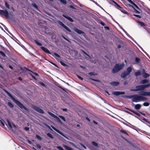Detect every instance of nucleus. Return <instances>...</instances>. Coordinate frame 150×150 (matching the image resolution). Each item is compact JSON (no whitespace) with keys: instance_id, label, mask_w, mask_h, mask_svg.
Wrapping results in <instances>:
<instances>
[{"instance_id":"1","label":"nucleus","mask_w":150,"mask_h":150,"mask_svg":"<svg viewBox=\"0 0 150 150\" xmlns=\"http://www.w3.org/2000/svg\"><path fill=\"white\" fill-rule=\"evenodd\" d=\"M2 89L7 94L13 101L20 108L22 109H24L26 111H28V109L26 107H25L23 104L20 102L18 100L16 99L6 90L4 88H2Z\"/></svg>"},{"instance_id":"2","label":"nucleus","mask_w":150,"mask_h":150,"mask_svg":"<svg viewBox=\"0 0 150 150\" xmlns=\"http://www.w3.org/2000/svg\"><path fill=\"white\" fill-rule=\"evenodd\" d=\"M150 86V83L146 84L136 86L135 88H133L131 90L133 91H140L144 90L145 88L149 87Z\"/></svg>"},{"instance_id":"3","label":"nucleus","mask_w":150,"mask_h":150,"mask_svg":"<svg viewBox=\"0 0 150 150\" xmlns=\"http://www.w3.org/2000/svg\"><path fill=\"white\" fill-rule=\"evenodd\" d=\"M124 67L122 64H116L113 67L112 72L113 73H116L121 70Z\"/></svg>"},{"instance_id":"4","label":"nucleus","mask_w":150,"mask_h":150,"mask_svg":"<svg viewBox=\"0 0 150 150\" xmlns=\"http://www.w3.org/2000/svg\"><path fill=\"white\" fill-rule=\"evenodd\" d=\"M0 15H4L6 18H9V14L8 11L6 10H0Z\"/></svg>"},{"instance_id":"5","label":"nucleus","mask_w":150,"mask_h":150,"mask_svg":"<svg viewBox=\"0 0 150 150\" xmlns=\"http://www.w3.org/2000/svg\"><path fill=\"white\" fill-rule=\"evenodd\" d=\"M32 108L35 111L40 113L43 114L44 113V110L42 109L35 105H33L32 106Z\"/></svg>"},{"instance_id":"6","label":"nucleus","mask_w":150,"mask_h":150,"mask_svg":"<svg viewBox=\"0 0 150 150\" xmlns=\"http://www.w3.org/2000/svg\"><path fill=\"white\" fill-rule=\"evenodd\" d=\"M132 101L135 102L140 101V96L134 95V97L132 99Z\"/></svg>"},{"instance_id":"7","label":"nucleus","mask_w":150,"mask_h":150,"mask_svg":"<svg viewBox=\"0 0 150 150\" xmlns=\"http://www.w3.org/2000/svg\"><path fill=\"white\" fill-rule=\"evenodd\" d=\"M58 23L62 26L66 30L69 32H71L70 30L62 22L60 21H58Z\"/></svg>"},{"instance_id":"8","label":"nucleus","mask_w":150,"mask_h":150,"mask_svg":"<svg viewBox=\"0 0 150 150\" xmlns=\"http://www.w3.org/2000/svg\"><path fill=\"white\" fill-rule=\"evenodd\" d=\"M51 127L55 131L57 132H58V133H59V134H60L63 137H66V136H65V134H64L63 133L61 132V131H60L59 130L57 129L55 127H54V126H51Z\"/></svg>"},{"instance_id":"9","label":"nucleus","mask_w":150,"mask_h":150,"mask_svg":"<svg viewBox=\"0 0 150 150\" xmlns=\"http://www.w3.org/2000/svg\"><path fill=\"white\" fill-rule=\"evenodd\" d=\"M40 48L45 52L47 54H51V53L47 48L43 46H41Z\"/></svg>"},{"instance_id":"10","label":"nucleus","mask_w":150,"mask_h":150,"mask_svg":"<svg viewBox=\"0 0 150 150\" xmlns=\"http://www.w3.org/2000/svg\"><path fill=\"white\" fill-rule=\"evenodd\" d=\"M62 16L66 18V19L70 21L71 22H73L74 21V20L73 19L71 18L70 17L68 16L67 15L65 14H62Z\"/></svg>"},{"instance_id":"11","label":"nucleus","mask_w":150,"mask_h":150,"mask_svg":"<svg viewBox=\"0 0 150 150\" xmlns=\"http://www.w3.org/2000/svg\"><path fill=\"white\" fill-rule=\"evenodd\" d=\"M129 74L127 73L126 71H124L121 74V77L122 78H125Z\"/></svg>"},{"instance_id":"12","label":"nucleus","mask_w":150,"mask_h":150,"mask_svg":"<svg viewBox=\"0 0 150 150\" xmlns=\"http://www.w3.org/2000/svg\"><path fill=\"white\" fill-rule=\"evenodd\" d=\"M74 30L76 32L79 34H83L84 33L83 31L76 28H75Z\"/></svg>"},{"instance_id":"13","label":"nucleus","mask_w":150,"mask_h":150,"mask_svg":"<svg viewBox=\"0 0 150 150\" xmlns=\"http://www.w3.org/2000/svg\"><path fill=\"white\" fill-rule=\"evenodd\" d=\"M136 21L142 27L145 26H146L145 23L141 21L136 20Z\"/></svg>"},{"instance_id":"14","label":"nucleus","mask_w":150,"mask_h":150,"mask_svg":"<svg viewBox=\"0 0 150 150\" xmlns=\"http://www.w3.org/2000/svg\"><path fill=\"white\" fill-rule=\"evenodd\" d=\"M140 83H141L143 84H144L145 83H149V79H144L142 80Z\"/></svg>"},{"instance_id":"15","label":"nucleus","mask_w":150,"mask_h":150,"mask_svg":"<svg viewBox=\"0 0 150 150\" xmlns=\"http://www.w3.org/2000/svg\"><path fill=\"white\" fill-rule=\"evenodd\" d=\"M110 84L112 86H116L119 84V82L117 81H113L110 82Z\"/></svg>"},{"instance_id":"16","label":"nucleus","mask_w":150,"mask_h":150,"mask_svg":"<svg viewBox=\"0 0 150 150\" xmlns=\"http://www.w3.org/2000/svg\"><path fill=\"white\" fill-rule=\"evenodd\" d=\"M139 95L143 96H146V92L141 91L139 93Z\"/></svg>"},{"instance_id":"17","label":"nucleus","mask_w":150,"mask_h":150,"mask_svg":"<svg viewBox=\"0 0 150 150\" xmlns=\"http://www.w3.org/2000/svg\"><path fill=\"white\" fill-rule=\"evenodd\" d=\"M127 110H130V111H131V112H133L134 113V114H135L136 115H137L138 116H141V115H140V114L139 113L135 111L134 110H131V109H129V108H127Z\"/></svg>"},{"instance_id":"18","label":"nucleus","mask_w":150,"mask_h":150,"mask_svg":"<svg viewBox=\"0 0 150 150\" xmlns=\"http://www.w3.org/2000/svg\"><path fill=\"white\" fill-rule=\"evenodd\" d=\"M62 146L67 150H74L73 149L64 144H63Z\"/></svg>"},{"instance_id":"19","label":"nucleus","mask_w":150,"mask_h":150,"mask_svg":"<svg viewBox=\"0 0 150 150\" xmlns=\"http://www.w3.org/2000/svg\"><path fill=\"white\" fill-rule=\"evenodd\" d=\"M132 67H129L127 69V71H126L128 73L130 74L132 71Z\"/></svg>"},{"instance_id":"20","label":"nucleus","mask_w":150,"mask_h":150,"mask_svg":"<svg viewBox=\"0 0 150 150\" xmlns=\"http://www.w3.org/2000/svg\"><path fill=\"white\" fill-rule=\"evenodd\" d=\"M141 107V105L140 104H137L135 105L134 108L136 109L139 110V109Z\"/></svg>"},{"instance_id":"21","label":"nucleus","mask_w":150,"mask_h":150,"mask_svg":"<svg viewBox=\"0 0 150 150\" xmlns=\"http://www.w3.org/2000/svg\"><path fill=\"white\" fill-rule=\"evenodd\" d=\"M34 42H35L36 43V44L38 45L41 46H42V43H41L40 42H39L38 41V40L36 39H35L34 40Z\"/></svg>"},{"instance_id":"22","label":"nucleus","mask_w":150,"mask_h":150,"mask_svg":"<svg viewBox=\"0 0 150 150\" xmlns=\"http://www.w3.org/2000/svg\"><path fill=\"white\" fill-rule=\"evenodd\" d=\"M111 1L116 6H117V7L120 8H122V7H121L117 2H116L114 0H112Z\"/></svg>"},{"instance_id":"23","label":"nucleus","mask_w":150,"mask_h":150,"mask_svg":"<svg viewBox=\"0 0 150 150\" xmlns=\"http://www.w3.org/2000/svg\"><path fill=\"white\" fill-rule=\"evenodd\" d=\"M112 94L116 96H118L120 95V91H116L113 92L112 93Z\"/></svg>"},{"instance_id":"24","label":"nucleus","mask_w":150,"mask_h":150,"mask_svg":"<svg viewBox=\"0 0 150 150\" xmlns=\"http://www.w3.org/2000/svg\"><path fill=\"white\" fill-rule=\"evenodd\" d=\"M47 112L50 115L54 118L56 116L53 113L50 111H48Z\"/></svg>"},{"instance_id":"25","label":"nucleus","mask_w":150,"mask_h":150,"mask_svg":"<svg viewBox=\"0 0 150 150\" xmlns=\"http://www.w3.org/2000/svg\"><path fill=\"white\" fill-rule=\"evenodd\" d=\"M147 100V98L146 97H143L140 96V101L142 100Z\"/></svg>"},{"instance_id":"26","label":"nucleus","mask_w":150,"mask_h":150,"mask_svg":"<svg viewBox=\"0 0 150 150\" xmlns=\"http://www.w3.org/2000/svg\"><path fill=\"white\" fill-rule=\"evenodd\" d=\"M91 144L94 146L98 147V144L94 141H92L91 142Z\"/></svg>"},{"instance_id":"27","label":"nucleus","mask_w":150,"mask_h":150,"mask_svg":"<svg viewBox=\"0 0 150 150\" xmlns=\"http://www.w3.org/2000/svg\"><path fill=\"white\" fill-rule=\"evenodd\" d=\"M5 6L7 8L10 9L9 5L6 1H5Z\"/></svg>"},{"instance_id":"28","label":"nucleus","mask_w":150,"mask_h":150,"mask_svg":"<svg viewBox=\"0 0 150 150\" xmlns=\"http://www.w3.org/2000/svg\"><path fill=\"white\" fill-rule=\"evenodd\" d=\"M6 121L8 124V125L9 127L11 129L13 127H12V126L11 124V123L10 121L8 120V119L6 120Z\"/></svg>"},{"instance_id":"29","label":"nucleus","mask_w":150,"mask_h":150,"mask_svg":"<svg viewBox=\"0 0 150 150\" xmlns=\"http://www.w3.org/2000/svg\"><path fill=\"white\" fill-rule=\"evenodd\" d=\"M134 75L136 76L140 75H141V72L139 71H138L137 72H135V73Z\"/></svg>"},{"instance_id":"30","label":"nucleus","mask_w":150,"mask_h":150,"mask_svg":"<svg viewBox=\"0 0 150 150\" xmlns=\"http://www.w3.org/2000/svg\"><path fill=\"white\" fill-rule=\"evenodd\" d=\"M141 119L144 121L145 122H146L148 123V124H150V122L148 121L145 118H144L143 117H141Z\"/></svg>"},{"instance_id":"31","label":"nucleus","mask_w":150,"mask_h":150,"mask_svg":"<svg viewBox=\"0 0 150 150\" xmlns=\"http://www.w3.org/2000/svg\"><path fill=\"white\" fill-rule=\"evenodd\" d=\"M32 5L34 8H35L37 10L39 11V9L38 8V6H37V5H36V4H35V3H33L32 4Z\"/></svg>"},{"instance_id":"32","label":"nucleus","mask_w":150,"mask_h":150,"mask_svg":"<svg viewBox=\"0 0 150 150\" xmlns=\"http://www.w3.org/2000/svg\"><path fill=\"white\" fill-rule=\"evenodd\" d=\"M56 119L57 122L60 123H62V122L61 121L60 119L57 116H56V117L54 118Z\"/></svg>"},{"instance_id":"33","label":"nucleus","mask_w":150,"mask_h":150,"mask_svg":"<svg viewBox=\"0 0 150 150\" xmlns=\"http://www.w3.org/2000/svg\"><path fill=\"white\" fill-rule=\"evenodd\" d=\"M120 10L123 13L125 14H127V15H129V13H128L126 11L124 10V9H121Z\"/></svg>"},{"instance_id":"34","label":"nucleus","mask_w":150,"mask_h":150,"mask_svg":"<svg viewBox=\"0 0 150 150\" xmlns=\"http://www.w3.org/2000/svg\"><path fill=\"white\" fill-rule=\"evenodd\" d=\"M0 54L3 57H6L5 53L2 51H0Z\"/></svg>"},{"instance_id":"35","label":"nucleus","mask_w":150,"mask_h":150,"mask_svg":"<svg viewBox=\"0 0 150 150\" xmlns=\"http://www.w3.org/2000/svg\"><path fill=\"white\" fill-rule=\"evenodd\" d=\"M140 59L139 57H136L135 58V61L137 63H139L140 61Z\"/></svg>"},{"instance_id":"36","label":"nucleus","mask_w":150,"mask_h":150,"mask_svg":"<svg viewBox=\"0 0 150 150\" xmlns=\"http://www.w3.org/2000/svg\"><path fill=\"white\" fill-rule=\"evenodd\" d=\"M8 106L11 108H13L14 107L13 105L10 102H8Z\"/></svg>"},{"instance_id":"37","label":"nucleus","mask_w":150,"mask_h":150,"mask_svg":"<svg viewBox=\"0 0 150 150\" xmlns=\"http://www.w3.org/2000/svg\"><path fill=\"white\" fill-rule=\"evenodd\" d=\"M47 135L50 138L53 139V135L50 133H48L47 134Z\"/></svg>"},{"instance_id":"38","label":"nucleus","mask_w":150,"mask_h":150,"mask_svg":"<svg viewBox=\"0 0 150 150\" xmlns=\"http://www.w3.org/2000/svg\"><path fill=\"white\" fill-rule=\"evenodd\" d=\"M149 74H148L147 73H145V74L144 75H143V77L145 78H146L148 77H149Z\"/></svg>"},{"instance_id":"39","label":"nucleus","mask_w":150,"mask_h":150,"mask_svg":"<svg viewBox=\"0 0 150 150\" xmlns=\"http://www.w3.org/2000/svg\"><path fill=\"white\" fill-rule=\"evenodd\" d=\"M137 9L139 10H140V9L135 4V3H134L132 4Z\"/></svg>"},{"instance_id":"40","label":"nucleus","mask_w":150,"mask_h":150,"mask_svg":"<svg viewBox=\"0 0 150 150\" xmlns=\"http://www.w3.org/2000/svg\"><path fill=\"white\" fill-rule=\"evenodd\" d=\"M26 69L27 70H28V71H30L31 72H32L34 74V75H35V76H39V75H38V74L37 73H36V72H32V71H31L30 69Z\"/></svg>"},{"instance_id":"41","label":"nucleus","mask_w":150,"mask_h":150,"mask_svg":"<svg viewBox=\"0 0 150 150\" xmlns=\"http://www.w3.org/2000/svg\"><path fill=\"white\" fill-rule=\"evenodd\" d=\"M120 132H121L122 133H124L125 134H127V135H128V133L126 132L125 130L124 129H121L120 130Z\"/></svg>"},{"instance_id":"42","label":"nucleus","mask_w":150,"mask_h":150,"mask_svg":"<svg viewBox=\"0 0 150 150\" xmlns=\"http://www.w3.org/2000/svg\"><path fill=\"white\" fill-rule=\"evenodd\" d=\"M149 105V103L148 102H145L143 103V105L145 106H148Z\"/></svg>"},{"instance_id":"43","label":"nucleus","mask_w":150,"mask_h":150,"mask_svg":"<svg viewBox=\"0 0 150 150\" xmlns=\"http://www.w3.org/2000/svg\"><path fill=\"white\" fill-rule=\"evenodd\" d=\"M60 2L64 4H67V1L65 0H59Z\"/></svg>"},{"instance_id":"44","label":"nucleus","mask_w":150,"mask_h":150,"mask_svg":"<svg viewBox=\"0 0 150 150\" xmlns=\"http://www.w3.org/2000/svg\"><path fill=\"white\" fill-rule=\"evenodd\" d=\"M130 6H131L132 7L134 8V10L135 11L136 13H138V14H139L140 13V12H139V11H138L133 6H132L131 5H130Z\"/></svg>"},{"instance_id":"45","label":"nucleus","mask_w":150,"mask_h":150,"mask_svg":"<svg viewBox=\"0 0 150 150\" xmlns=\"http://www.w3.org/2000/svg\"><path fill=\"white\" fill-rule=\"evenodd\" d=\"M59 117L61 119H62L65 122L66 120L65 117L63 116L59 115Z\"/></svg>"},{"instance_id":"46","label":"nucleus","mask_w":150,"mask_h":150,"mask_svg":"<svg viewBox=\"0 0 150 150\" xmlns=\"http://www.w3.org/2000/svg\"><path fill=\"white\" fill-rule=\"evenodd\" d=\"M36 137L39 140H42V138L38 134H37L36 135Z\"/></svg>"},{"instance_id":"47","label":"nucleus","mask_w":150,"mask_h":150,"mask_svg":"<svg viewBox=\"0 0 150 150\" xmlns=\"http://www.w3.org/2000/svg\"><path fill=\"white\" fill-rule=\"evenodd\" d=\"M59 62L60 63V64H61L62 65V66H66V64H65V63H64V62H63L62 61H59Z\"/></svg>"},{"instance_id":"48","label":"nucleus","mask_w":150,"mask_h":150,"mask_svg":"<svg viewBox=\"0 0 150 150\" xmlns=\"http://www.w3.org/2000/svg\"><path fill=\"white\" fill-rule=\"evenodd\" d=\"M82 53L83 54H84L85 55L87 56L90 57V56L85 51H83V50H82Z\"/></svg>"},{"instance_id":"49","label":"nucleus","mask_w":150,"mask_h":150,"mask_svg":"<svg viewBox=\"0 0 150 150\" xmlns=\"http://www.w3.org/2000/svg\"><path fill=\"white\" fill-rule=\"evenodd\" d=\"M69 144H71L72 146H73L75 148H77L76 146V145L73 143L72 142H69Z\"/></svg>"},{"instance_id":"50","label":"nucleus","mask_w":150,"mask_h":150,"mask_svg":"<svg viewBox=\"0 0 150 150\" xmlns=\"http://www.w3.org/2000/svg\"><path fill=\"white\" fill-rule=\"evenodd\" d=\"M79 144L84 149H86V147L82 143H80Z\"/></svg>"},{"instance_id":"51","label":"nucleus","mask_w":150,"mask_h":150,"mask_svg":"<svg viewBox=\"0 0 150 150\" xmlns=\"http://www.w3.org/2000/svg\"><path fill=\"white\" fill-rule=\"evenodd\" d=\"M88 74L89 75H91V76H95L96 75V74H95L94 73H93V72H89Z\"/></svg>"},{"instance_id":"52","label":"nucleus","mask_w":150,"mask_h":150,"mask_svg":"<svg viewBox=\"0 0 150 150\" xmlns=\"http://www.w3.org/2000/svg\"><path fill=\"white\" fill-rule=\"evenodd\" d=\"M62 37L64 39L66 40L67 41L69 42L70 43L71 42V41L69 40L67 38H65L64 36L62 35Z\"/></svg>"},{"instance_id":"53","label":"nucleus","mask_w":150,"mask_h":150,"mask_svg":"<svg viewBox=\"0 0 150 150\" xmlns=\"http://www.w3.org/2000/svg\"><path fill=\"white\" fill-rule=\"evenodd\" d=\"M30 75L31 76V77H32L33 79H34L35 80H37V79L36 78V77L34 76L31 73H30Z\"/></svg>"},{"instance_id":"54","label":"nucleus","mask_w":150,"mask_h":150,"mask_svg":"<svg viewBox=\"0 0 150 150\" xmlns=\"http://www.w3.org/2000/svg\"><path fill=\"white\" fill-rule=\"evenodd\" d=\"M77 77L80 80H81V81H82L83 80V78L80 76L79 75H77Z\"/></svg>"},{"instance_id":"55","label":"nucleus","mask_w":150,"mask_h":150,"mask_svg":"<svg viewBox=\"0 0 150 150\" xmlns=\"http://www.w3.org/2000/svg\"><path fill=\"white\" fill-rule=\"evenodd\" d=\"M39 83L42 86H45L46 85L45 84L43 83V82L42 81H40L39 82Z\"/></svg>"},{"instance_id":"56","label":"nucleus","mask_w":150,"mask_h":150,"mask_svg":"<svg viewBox=\"0 0 150 150\" xmlns=\"http://www.w3.org/2000/svg\"><path fill=\"white\" fill-rule=\"evenodd\" d=\"M46 126L51 131H53L52 129L51 128V127L48 125L47 124H45Z\"/></svg>"},{"instance_id":"57","label":"nucleus","mask_w":150,"mask_h":150,"mask_svg":"<svg viewBox=\"0 0 150 150\" xmlns=\"http://www.w3.org/2000/svg\"><path fill=\"white\" fill-rule=\"evenodd\" d=\"M134 16H135L139 18H141V17H142L141 16L139 15L134 14Z\"/></svg>"},{"instance_id":"58","label":"nucleus","mask_w":150,"mask_h":150,"mask_svg":"<svg viewBox=\"0 0 150 150\" xmlns=\"http://www.w3.org/2000/svg\"><path fill=\"white\" fill-rule=\"evenodd\" d=\"M54 55L57 57L59 58H61V57L57 54L56 53H54Z\"/></svg>"},{"instance_id":"59","label":"nucleus","mask_w":150,"mask_h":150,"mask_svg":"<svg viewBox=\"0 0 150 150\" xmlns=\"http://www.w3.org/2000/svg\"><path fill=\"white\" fill-rule=\"evenodd\" d=\"M100 23L103 26H104L105 25V23L102 21H100Z\"/></svg>"},{"instance_id":"60","label":"nucleus","mask_w":150,"mask_h":150,"mask_svg":"<svg viewBox=\"0 0 150 150\" xmlns=\"http://www.w3.org/2000/svg\"><path fill=\"white\" fill-rule=\"evenodd\" d=\"M90 79L93 81H96V82H98L99 81L98 80L95 79H93V78H90Z\"/></svg>"},{"instance_id":"61","label":"nucleus","mask_w":150,"mask_h":150,"mask_svg":"<svg viewBox=\"0 0 150 150\" xmlns=\"http://www.w3.org/2000/svg\"><path fill=\"white\" fill-rule=\"evenodd\" d=\"M59 87L61 88L62 90L64 91H66L65 90V88L63 87H62L61 86H59Z\"/></svg>"},{"instance_id":"62","label":"nucleus","mask_w":150,"mask_h":150,"mask_svg":"<svg viewBox=\"0 0 150 150\" xmlns=\"http://www.w3.org/2000/svg\"><path fill=\"white\" fill-rule=\"evenodd\" d=\"M126 97H127L128 98H133V97H134V95L132 96H126Z\"/></svg>"},{"instance_id":"63","label":"nucleus","mask_w":150,"mask_h":150,"mask_svg":"<svg viewBox=\"0 0 150 150\" xmlns=\"http://www.w3.org/2000/svg\"><path fill=\"white\" fill-rule=\"evenodd\" d=\"M138 112H139V113H140L142 115L145 116V117H146V114H145L143 113V112H142L141 111H138Z\"/></svg>"},{"instance_id":"64","label":"nucleus","mask_w":150,"mask_h":150,"mask_svg":"<svg viewBox=\"0 0 150 150\" xmlns=\"http://www.w3.org/2000/svg\"><path fill=\"white\" fill-rule=\"evenodd\" d=\"M57 148L59 150H64L63 148L60 146L57 147Z\"/></svg>"}]
</instances>
